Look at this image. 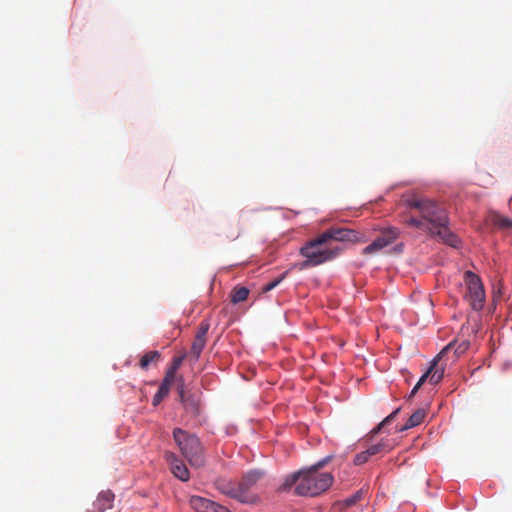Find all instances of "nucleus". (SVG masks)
I'll use <instances>...</instances> for the list:
<instances>
[{"label": "nucleus", "mask_w": 512, "mask_h": 512, "mask_svg": "<svg viewBox=\"0 0 512 512\" xmlns=\"http://www.w3.org/2000/svg\"><path fill=\"white\" fill-rule=\"evenodd\" d=\"M405 203L409 208L418 210L420 214V218L414 216L407 218L405 220L407 225L437 236L449 246L457 247L459 240L449 230L447 226L448 216L441 205L416 195L407 197Z\"/></svg>", "instance_id": "f257e3e1"}, {"label": "nucleus", "mask_w": 512, "mask_h": 512, "mask_svg": "<svg viewBox=\"0 0 512 512\" xmlns=\"http://www.w3.org/2000/svg\"><path fill=\"white\" fill-rule=\"evenodd\" d=\"M333 481L331 473L307 468L287 475L279 489L285 491L295 485V494L315 497L329 489Z\"/></svg>", "instance_id": "f03ea898"}, {"label": "nucleus", "mask_w": 512, "mask_h": 512, "mask_svg": "<svg viewBox=\"0 0 512 512\" xmlns=\"http://www.w3.org/2000/svg\"><path fill=\"white\" fill-rule=\"evenodd\" d=\"M327 242L322 236L318 235L316 238L308 241L300 248V254L305 258V261L299 264V269H307L310 267L319 266L337 257L341 251L340 248H329L326 246Z\"/></svg>", "instance_id": "7ed1b4c3"}, {"label": "nucleus", "mask_w": 512, "mask_h": 512, "mask_svg": "<svg viewBox=\"0 0 512 512\" xmlns=\"http://www.w3.org/2000/svg\"><path fill=\"white\" fill-rule=\"evenodd\" d=\"M173 438L182 455L191 466L201 467L204 465V448L198 437L180 428H175L173 430Z\"/></svg>", "instance_id": "20e7f679"}, {"label": "nucleus", "mask_w": 512, "mask_h": 512, "mask_svg": "<svg viewBox=\"0 0 512 512\" xmlns=\"http://www.w3.org/2000/svg\"><path fill=\"white\" fill-rule=\"evenodd\" d=\"M464 283L467 288L465 297L468 299L470 306L475 311L482 310L486 296L480 277L471 271H466L464 273Z\"/></svg>", "instance_id": "39448f33"}, {"label": "nucleus", "mask_w": 512, "mask_h": 512, "mask_svg": "<svg viewBox=\"0 0 512 512\" xmlns=\"http://www.w3.org/2000/svg\"><path fill=\"white\" fill-rule=\"evenodd\" d=\"M184 356L175 357L166 371L165 377L152 399V404L157 406L169 394L170 387L175 380L176 372L183 362Z\"/></svg>", "instance_id": "423d86ee"}, {"label": "nucleus", "mask_w": 512, "mask_h": 512, "mask_svg": "<svg viewBox=\"0 0 512 512\" xmlns=\"http://www.w3.org/2000/svg\"><path fill=\"white\" fill-rule=\"evenodd\" d=\"M441 358H442L441 354H437L433 358L428 370L420 377V379L418 380L416 385L413 387V389L408 397L409 399L414 397V395L417 393V391L420 389V387L423 385V383L426 380H428L429 383H431L433 385L438 384L442 380V378L444 376L445 368L443 366L439 365Z\"/></svg>", "instance_id": "0eeeda50"}, {"label": "nucleus", "mask_w": 512, "mask_h": 512, "mask_svg": "<svg viewBox=\"0 0 512 512\" xmlns=\"http://www.w3.org/2000/svg\"><path fill=\"white\" fill-rule=\"evenodd\" d=\"M322 236L328 243L331 240L339 242H365L366 239L359 231L345 228V227H332L322 233Z\"/></svg>", "instance_id": "6e6552de"}, {"label": "nucleus", "mask_w": 512, "mask_h": 512, "mask_svg": "<svg viewBox=\"0 0 512 512\" xmlns=\"http://www.w3.org/2000/svg\"><path fill=\"white\" fill-rule=\"evenodd\" d=\"M263 473L259 470H251L243 475L241 481L237 483L238 500L243 503H252L255 500L254 495L250 494V489L262 478Z\"/></svg>", "instance_id": "1a4fd4ad"}, {"label": "nucleus", "mask_w": 512, "mask_h": 512, "mask_svg": "<svg viewBox=\"0 0 512 512\" xmlns=\"http://www.w3.org/2000/svg\"><path fill=\"white\" fill-rule=\"evenodd\" d=\"M394 448V444L389 440H381L379 443L371 445L365 451H362L355 455L354 464L363 465L374 456H382L390 452Z\"/></svg>", "instance_id": "9d476101"}, {"label": "nucleus", "mask_w": 512, "mask_h": 512, "mask_svg": "<svg viewBox=\"0 0 512 512\" xmlns=\"http://www.w3.org/2000/svg\"><path fill=\"white\" fill-rule=\"evenodd\" d=\"M399 237L398 229L389 227L382 230L380 236H378L371 244L363 249V254H374L388 245L392 244Z\"/></svg>", "instance_id": "9b49d317"}, {"label": "nucleus", "mask_w": 512, "mask_h": 512, "mask_svg": "<svg viewBox=\"0 0 512 512\" xmlns=\"http://www.w3.org/2000/svg\"><path fill=\"white\" fill-rule=\"evenodd\" d=\"M189 503L196 512H229L226 507L200 496H192Z\"/></svg>", "instance_id": "f8f14e48"}, {"label": "nucleus", "mask_w": 512, "mask_h": 512, "mask_svg": "<svg viewBox=\"0 0 512 512\" xmlns=\"http://www.w3.org/2000/svg\"><path fill=\"white\" fill-rule=\"evenodd\" d=\"M114 494L110 490L99 493L97 499L93 502L92 507L87 512H105L113 507Z\"/></svg>", "instance_id": "ddd939ff"}, {"label": "nucleus", "mask_w": 512, "mask_h": 512, "mask_svg": "<svg viewBox=\"0 0 512 512\" xmlns=\"http://www.w3.org/2000/svg\"><path fill=\"white\" fill-rule=\"evenodd\" d=\"M166 459L171 466V471L175 477L181 481H187L189 479V471L185 464L177 458L173 453L167 452Z\"/></svg>", "instance_id": "4468645a"}, {"label": "nucleus", "mask_w": 512, "mask_h": 512, "mask_svg": "<svg viewBox=\"0 0 512 512\" xmlns=\"http://www.w3.org/2000/svg\"><path fill=\"white\" fill-rule=\"evenodd\" d=\"M209 328L210 324L208 321L204 320L200 323L192 343V352H201L204 349Z\"/></svg>", "instance_id": "2eb2a0df"}, {"label": "nucleus", "mask_w": 512, "mask_h": 512, "mask_svg": "<svg viewBox=\"0 0 512 512\" xmlns=\"http://www.w3.org/2000/svg\"><path fill=\"white\" fill-rule=\"evenodd\" d=\"M215 486L221 493L238 500L239 494H237L236 482L221 478L215 481Z\"/></svg>", "instance_id": "dca6fc26"}, {"label": "nucleus", "mask_w": 512, "mask_h": 512, "mask_svg": "<svg viewBox=\"0 0 512 512\" xmlns=\"http://www.w3.org/2000/svg\"><path fill=\"white\" fill-rule=\"evenodd\" d=\"M241 234V228L238 223H223L220 227L219 236L229 241L236 240Z\"/></svg>", "instance_id": "f3484780"}, {"label": "nucleus", "mask_w": 512, "mask_h": 512, "mask_svg": "<svg viewBox=\"0 0 512 512\" xmlns=\"http://www.w3.org/2000/svg\"><path fill=\"white\" fill-rule=\"evenodd\" d=\"M490 220L491 223L500 230L506 231L512 229V219L505 217L498 212H492Z\"/></svg>", "instance_id": "a211bd4d"}, {"label": "nucleus", "mask_w": 512, "mask_h": 512, "mask_svg": "<svg viewBox=\"0 0 512 512\" xmlns=\"http://www.w3.org/2000/svg\"><path fill=\"white\" fill-rule=\"evenodd\" d=\"M426 416V412L424 409H418L416 410L410 417L409 419L407 420V422L405 423V425L401 428V430H407V429H410V428H413L415 426H418L420 425L424 418Z\"/></svg>", "instance_id": "6ab92c4d"}, {"label": "nucleus", "mask_w": 512, "mask_h": 512, "mask_svg": "<svg viewBox=\"0 0 512 512\" xmlns=\"http://www.w3.org/2000/svg\"><path fill=\"white\" fill-rule=\"evenodd\" d=\"M180 381H181V383L177 387L180 401L182 402V404L184 405V407L187 410L196 412L197 408H196V404H195L194 400H192L190 398H186V396H185V389H184V383H183L182 377H180Z\"/></svg>", "instance_id": "aec40b11"}, {"label": "nucleus", "mask_w": 512, "mask_h": 512, "mask_svg": "<svg viewBox=\"0 0 512 512\" xmlns=\"http://www.w3.org/2000/svg\"><path fill=\"white\" fill-rule=\"evenodd\" d=\"M367 492L364 489H360L357 492H355L350 497L345 498L342 500L339 504L344 508H349L357 504L358 502L364 500L366 497Z\"/></svg>", "instance_id": "412c9836"}, {"label": "nucleus", "mask_w": 512, "mask_h": 512, "mask_svg": "<svg viewBox=\"0 0 512 512\" xmlns=\"http://www.w3.org/2000/svg\"><path fill=\"white\" fill-rule=\"evenodd\" d=\"M249 296V290L246 287H235L231 292V302L234 304L245 301Z\"/></svg>", "instance_id": "4be33fe9"}, {"label": "nucleus", "mask_w": 512, "mask_h": 512, "mask_svg": "<svg viewBox=\"0 0 512 512\" xmlns=\"http://www.w3.org/2000/svg\"><path fill=\"white\" fill-rule=\"evenodd\" d=\"M400 411V408H397L396 410H394L391 414H389L386 418H384L372 431H371V434L372 435H376L378 434L381 429L388 425L389 423H391L395 417L397 416V414L399 413Z\"/></svg>", "instance_id": "5701e85b"}, {"label": "nucleus", "mask_w": 512, "mask_h": 512, "mask_svg": "<svg viewBox=\"0 0 512 512\" xmlns=\"http://www.w3.org/2000/svg\"><path fill=\"white\" fill-rule=\"evenodd\" d=\"M286 274H287V272L283 273L279 278L264 285L262 288L263 292H269V291L273 290L275 287H277L282 282V280L286 277Z\"/></svg>", "instance_id": "b1692460"}, {"label": "nucleus", "mask_w": 512, "mask_h": 512, "mask_svg": "<svg viewBox=\"0 0 512 512\" xmlns=\"http://www.w3.org/2000/svg\"><path fill=\"white\" fill-rule=\"evenodd\" d=\"M158 356V354H145L141 360H140V366L143 368V369H146L149 365V363L154 360V358Z\"/></svg>", "instance_id": "393cba45"}, {"label": "nucleus", "mask_w": 512, "mask_h": 512, "mask_svg": "<svg viewBox=\"0 0 512 512\" xmlns=\"http://www.w3.org/2000/svg\"><path fill=\"white\" fill-rule=\"evenodd\" d=\"M331 459H332V456H327L326 458L318 461L315 465H312L309 468L319 471L322 467H324L327 463H329Z\"/></svg>", "instance_id": "a878e982"}, {"label": "nucleus", "mask_w": 512, "mask_h": 512, "mask_svg": "<svg viewBox=\"0 0 512 512\" xmlns=\"http://www.w3.org/2000/svg\"><path fill=\"white\" fill-rule=\"evenodd\" d=\"M331 459H332V456H327L326 458L318 461L315 465H312L309 468L319 471L322 467H324L327 463H329Z\"/></svg>", "instance_id": "bb28decb"}, {"label": "nucleus", "mask_w": 512, "mask_h": 512, "mask_svg": "<svg viewBox=\"0 0 512 512\" xmlns=\"http://www.w3.org/2000/svg\"><path fill=\"white\" fill-rule=\"evenodd\" d=\"M452 348H453V343H449L440 352L446 353V352H449Z\"/></svg>", "instance_id": "cd10ccee"}, {"label": "nucleus", "mask_w": 512, "mask_h": 512, "mask_svg": "<svg viewBox=\"0 0 512 512\" xmlns=\"http://www.w3.org/2000/svg\"><path fill=\"white\" fill-rule=\"evenodd\" d=\"M458 349H461V352H464L465 350L468 349V343L463 342V347L462 345H460Z\"/></svg>", "instance_id": "c85d7f7f"}]
</instances>
